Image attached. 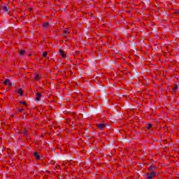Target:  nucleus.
<instances>
[{"label": "nucleus", "mask_w": 179, "mask_h": 179, "mask_svg": "<svg viewBox=\"0 0 179 179\" xmlns=\"http://www.w3.org/2000/svg\"><path fill=\"white\" fill-rule=\"evenodd\" d=\"M146 179H153L155 177H158L159 174L156 172H150V173H146Z\"/></svg>", "instance_id": "obj_1"}, {"label": "nucleus", "mask_w": 179, "mask_h": 179, "mask_svg": "<svg viewBox=\"0 0 179 179\" xmlns=\"http://www.w3.org/2000/svg\"><path fill=\"white\" fill-rule=\"evenodd\" d=\"M107 127V123L106 122H103L102 123L96 124V127L100 129V131H104L106 127Z\"/></svg>", "instance_id": "obj_2"}, {"label": "nucleus", "mask_w": 179, "mask_h": 179, "mask_svg": "<svg viewBox=\"0 0 179 179\" xmlns=\"http://www.w3.org/2000/svg\"><path fill=\"white\" fill-rule=\"evenodd\" d=\"M1 9L2 10H3V12L8 13L9 12L10 8H9V6H8V4H3L1 6Z\"/></svg>", "instance_id": "obj_3"}, {"label": "nucleus", "mask_w": 179, "mask_h": 179, "mask_svg": "<svg viewBox=\"0 0 179 179\" xmlns=\"http://www.w3.org/2000/svg\"><path fill=\"white\" fill-rule=\"evenodd\" d=\"M42 27H43V29H45V30H48V29L51 27V25L49 22H43Z\"/></svg>", "instance_id": "obj_4"}, {"label": "nucleus", "mask_w": 179, "mask_h": 179, "mask_svg": "<svg viewBox=\"0 0 179 179\" xmlns=\"http://www.w3.org/2000/svg\"><path fill=\"white\" fill-rule=\"evenodd\" d=\"M33 155H34L35 159H36V160H40V159H41V155H40V153L34 152Z\"/></svg>", "instance_id": "obj_5"}, {"label": "nucleus", "mask_w": 179, "mask_h": 179, "mask_svg": "<svg viewBox=\"0 0 179 179\" xmlns=\"http://www.w3.org/2000/svg\"><path fill=\"white\" fill-rule=\"evenodd\" d=\"M148 171H150V173L155 172V170H156V166H150L149 168H148Z\"/></svg>", "instance_id": "obj_6"}, {"label": "nucleus", "mask_w": 179, "mask_h": 179, "mask_svg": "<svg viewBox=\"0 0 179 179\" xmlns=\"http://www.w3.org/2000/svg\"><path fill=\"white\" fill-rule=\"evenodd\" d=\"M59 53H60L62 58H63V59L66 58V55L65 54V52H64V50H59Z\"/></svg>", "instance_id": "obj_7"}, {"label": "nucleus", "mask_w": 179, "mask_h": 179, "mask_svg": "<svg viewBox=\"0 0 179 179\" xmlns=\"http://www.w3.org/2000/svg\"><path fill=\"white\" fill-rule=\"evenodd\" d=\"M36 101H40V99H41L42 96H41V92H38L36 94Z\"/></svg>", "instance_id": "obj_8"}, {"label": "nucleus", "mask_w": 179, "mask_h": 179, "mask_svg": "<svg viewBox=\"0 0 179 179\" xmlns=\"http://www.w3.org/2000/svg\"><path fill=\"white\" fill-rule=\"evenodd\" d=\"M17 92L18 94H20V96H23V90H22V88H18L17 90Z\"/></svg>", "instance_id": "obj_9"}, {"label": "nucleus", "mask_w": 179, "mask_h": 179, "mask_svg": "<svg viewBox=\"0 0 179 179\" xmlns=\"http://www.w3.org/2000/svg\"><path fill=\"white\" fill-rule=\"evenodd\" d=\"M20 55H26V50H20Z\"/></svg>", "instance_id": "obj_10"}, {"label": "nucleus", "mask_w": 179, "mask_h": 179, "mask_svg": "<svg viewBox=\"0 0 179 179\" xmlns=\"http://www.w3.org/2000/svg\"><path fill=\"white\" fill-rule=\"evenodd\" d=\"M34 79L35 80H40V76L38 74H36Z\"/></svg>", "instance_id": "obj_11"}, {"label": "nucleus", "mask_w": 179, "mask_h": 179, "mask_svg": "<svg viewBox=\"0 0 179 179\" xmlns=\"http://www.w3.org/2000/svg\"><path fill=\"white\" fill-rule=\"evenodd\" d=\"M10 80L9 79H6V80H4L3 82V85H5L6 86L8 85V84L9 83Z\"/></svg>", "instance_id": "obj_12"}, {"label": "nucleus", "mask_w": 179, "mask_h": 179, "mask_svg": "<svg viewBox=\"0 0 179 179\" xmlns=\"http://www.w3.org/2000/svg\"><path fill=\"white\" fill-rule=\"evenodd\" d=\"M19 103L20 104H22L23 106H25L26 107H27V103H26L25 101H20Z\"/></svg>", "instance_id": "obj_13"}, {"label": "nucleus", "mask_w": 179, "mask_h": 179, "mask_svg": "<svg viewBox=\"0 0 179 179\" xmlns=\"http://www.w3.org/2000/svg\"><path fill=\"white\" fill-rule=\"evenodd\" d=\"M178 89V87L177 85H175L173 88L172 90L173 92H176V90Z\"/></svg>", "instance_id": "obj_14"}, {"label": "nucleus", "mask_w": 179, "mask_h": 179, "mask_svg": "<svg viewBox=\"0 0 179 179\" xmlns=\"http://www.w3.org/2000/svg\"><path fill=\"white\" fill-rule=\"evenodd\" d=\"M24 135L26 136H29V133H27V129H24Z\"/></svg>", "instance_id": "obj_15"}, {"label": "nucleus", "mask_w": 179, "mask_h": 179, "mask_svg": "<svg viewBox=\"0 0 179 179\" xmlns=\"http://www.w3.org/2000/svg\"><path fill=\"white\" fill-rule=\"evenodd\" d=\"M48 54V52H43V54H42V55H43V57L44 58H45V57H47Z\"/></svg>", "instance_id": "obj_16"}, {"label": "nucleus", "mask_w": 179, "mask_h": 179, "mask_svg": "<svg viewBox=\"0 0 179 179\" xmlns=\"http://www.w3.org/2000/svg\"><path fill=\"white\" fill-rule=\"evenodd\" d=\"M18 111H19V113H23L24 111V108H18Z\"/></svg>", "instance_id": "obj_17"}, {"label": "nucleus", "mask_w": 179, "mask_h": 179, "mask_svg": "<svg viewBox=\"0 0 179 179\" xmlns=\"http://www.w3.org/2000/svg\"><path fill=\"white\" fill-rule=\"evenodd\" d=\"M175 13L179 16V9L175 10Z\"/></svg>", "instance_id": "obj_18"}, {"label": "nucleus", "mask_w": 179, "mask_h": 179, "mask_svg": "<svg viewBox=\"0 0 179 179\" xmlns=\"http://www.w3.org/2000/svg\"><path fill=\"white\" fill-rule=\"evenodd\" d=\"M7 85H8V87H12L13 83L9 81Z\"/></svg>", "instance_id": "obj_19"}, {"label": "nucleus", "mask_w": 179, "mask_h": 179, "mask_svg": "<svg viewBox=\"0 0 179 179\" xmlns=\"http://www.w3.org/2000/svg\"><path fill=\"white\" fill-rule=\"evenodd\" d=\"M150 128H152V124H148L147 125V129H149Z\"/></svg>", "instance_id": "obj_20"}, {"label": "nucleus", "mask_w": 179, "mask_h": 179, "mask_svg": "<svg viewBox=\"0 0 179 179\" xmlns=\"http://www.w3.org/2000/svg\"><path fill=\"white\" fill-rule=\"evenodd\" d=\"M64 33H65L66 34H68L69 33V31H68V30H65V31H64Z\"/></svg>", "instance_id": "obj_21"}]
</instances>
